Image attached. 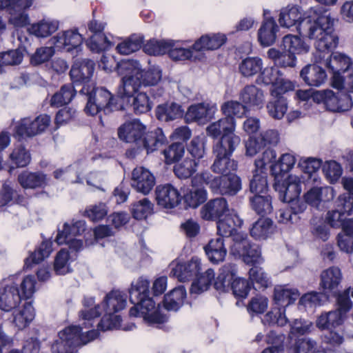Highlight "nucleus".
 <instances>
[{"label": "nucleus", "instance_id": "f257e3e1", "mask_svg": "<svg viewBox=\"0 0 353 353\" xmlns=\"http://www.w3.org/2000/svg\"><path fill=\"white\" fill-rule=\"evenodd\" d=\"M299 32L303 37L314 39V46L317 50L316 61L319 56L329 53L336 48L339 37L334 32V19L326 12L319 14L315 11L300 23Z\"/></svg>", "mask_w": 353, "mask_h": 353}, {"label": "nucleus", "instance_id": "f03ea898", "mask_svg": "<svg viewBox=\"0 0 353 353\" xmlns=\"http://www.w3.org/2000/svg\"><path fill=\"white\" fill-rule=\"evenodd\" d=\"M130 301L134 306L130 308V316H142L150 325H161L167 321L166 316L155 310V303L150 297V282L143 277H139L131 283L129 290Z\"/></svg>", "mask_w": 353, "mask_h": 353}, {"label": "nucleus", "instance_id": "7ed1b4c3", "mask_svg": "<svg viewBox=\"0 0 353 353\" xmlns=\"http://www.w3.org/2000/svg\"><path fill=\"white\" fill-rule=\"evenodd\" d=\"M118 73L121 77L117 96L122 100L129 101L142 86L141 71L137 61L127 60L118 65Z\"/></svg>", "mask_w": 353, "mask_h": 353}, {"label": "nucleus", "instance_id": "20e7f679", "mask_svg": "<svg viewBox=\"0 0 353 353\" xmlns=\"http://www.w3.org/2000/svg\"><path fill=\"white\" fill-rule=\"evenodd\" d=\"M199 179H203L214 194L234 196L241 190V179L235 174L215 176L208 172H203L197 174L194 182Z\"/></svg>", "mask_w": 353, "mask_h": 353}, {"label": "nucleus", "instance_id": "39448f33", "mask_svg": "<svg viewBox=\"0 0 353 353\" xmlns=\"http://www.w3.org/2000/svg\"><path fill=\"white\" fill-rule=\"evenodd\" d=\"M230 254L235 257L242 258L248 265H254L263 261L259 246L252 243L247 235L243 233H238L234 236Z\"/></svg>", "mask_w": 353, "mask_h": 353}, {"label": "nucleus", "instance_id": "423d86ee", "mask_svg": "<svg viewBox=\"0 0 353 353\" xmlns=\"http://www.w3.org/2000/svg\"><path fill=\"white\" fill-rule=\"evenodd\" d=\"M83 327L71 325L59 333V339L52 345V353H76V347L87 343L81 333Z\"/></svg>", "mask_w": 353, "mask_h": 353}, {"label": "nucleus", "instance_id": "0eeeda50", "mask_svg": "<svg viewBox=\"0 0 353 353\" xmlns=\"http://www.w3.org/2000/svg\"><path fill=\"white\" fill-rule=\"evenodd\" d=\"M312 97L318 103L323 102L327 109L332 112H344L353 105L352 97L344 92L335 93L326 90L314 93Z\"/></svg>", "mask_w": 353, "mask_h": 353}, {"label": "nucleus", "instance_id": "6e6552de", "mask_svg": "<svg viewBox=\"0 0 353 353\" xmlns=\"http://www.w3.org/2000/svg\"><path fill=\"white\" fill-rule=\"evenodd\" d=\"M113 98L111 93L103 88H97L88 96L85 112L92 116L99 113L105 108H110Z\"/></svg>", "mask_w": 353, "mask_h": 353}, {"label": "nucleus", "instance_id": "1a4fd4ad", "mask_svg": "<svg viewBox=\"0 0 353 353\" xmlns=\"http://www.w3.org/2000/svg\"><path fill=\"white\" fill-rule=\"evenodd\" d=\"M301 178L296 175H290L285 181H276L274 188L279 192V197L283 202L291 201L299 197L301 192Z\"/></svg>", "mask_w": 353, "mask_h": 353}, {"label": "nucleus", "instance_id": "9d476101", "mask_svg": "<svg viewBox=\"0 0 353 353\" xmlns=\"http://www.w3.org/2000/svg\"><path fill=\"white\" fill-rule=\"evenodd\" d=\"M197 176L196 174L191 180V185L184 188L182 190L183 199L186 207L196 208L203 203L208 198L206 190L201 185L205 183L203 179H199L196 182L194 179Z\"/></svg>", "mask_w": 353, "mask_h": 353}, {"label": "nucleus", "instance_id": "9b49d317", "mask_svg": "<svg viewBox=\"0 0 353 353\" xmlns=\"http://www.w3.org/2000/svg\"><path fill=\"white\" fill-rule=\"evenodd\" d=\"M229 214V204L223 197L209 200L201 210V217L206 221H217Z\"/></svg>", "mask_w": 353, "mask_h": 353}, {"label": "nucleus", "instance_id": "f8f14e48", "mask_svg": "<svg viewBox=\"0 0 353 353\" xmlns=\"http://www.w3.org/2000/svg\"><path fill=\"white\" fill-rule=\"evenodd\" d=\"M155 177L150 171L143 167H137L132 172L131 186L137 192L148 194L155 185Z\"/></svg>", "mask_w": 353, "mask_h": 353}, {"label": "nucleus", "instance_id": "ddd939ff", "mask_svg": "<svg viewBox=\"0 0 353 353\" xmlns=\"http://www.w3.org/2000/svg\"><path fill=\"white\" fill-rule=\"evenodd\" d=\"M146 127L139 120L125 123L118 130L120 139L127 143H134L141 147V142L145 134Z\"/></svg>", "mask_w": 353, "mask_h": 353}, {"label": "nucleus", "instance_id": "4468645a", "mask_svg": "<svg viewBox=\"0 0 353 353\" xmlns=\"http://www.w3.org/2000/svg\"><path fill=\"white\" fill-rule=\"evenodd\" d=\"M155 194L157 204L167 209L176 207L181 200L179 190L170 183L158 185Z\"/></svg>", "mask_w": 353, "mask_h": 353}, {"label": "nucleus", "instance_id": "2eb2a0df", "mask_svg": "<svg viewBox=\"0 0 353 353\" xmlns=\"http://www.w3.org/2000/svg\"><path fill=\"white\" fill-rule=\"evenodd\" d=\"M94 70V63L90 59L77 61L70 71V76L74 86L88 83Z\"/></svg>", "mask_w": 353, "mask_h": 353}, {"label": "nucleus", "instance_id": "dca6fc26", "mask_svg": "<svg viewBox=\"0 0 353 353\" xmlns=\"http://www.w3.org/2000/svg\"><path fill=\"white\" fill-rule=\"evenodd\" d=\"M51 41L55 48L70 52L81 45L83 37L77 30H68L59 32L52 37Z\"/></svg>", "mask_w": 353, "mask_h": 353}, {"label": "nucleus", "instance_id": "f3484780", "mask_svg": "<svg viewBox=\"0 0 353 353\" xmlns=\"http://www.w3.org/2000/svg\"><path fill=\"white\" fill-rule=\"evenodd\" d=\"M317 62L323 64L329 68L332 72H342L345 74L351 59L345 54L340 52H334L331 54L327 53L321 57L319 56V60Z\"/></svg>", "mask_w": 353, "mask_h": 353}, {"label": "nucleus", "instance_id": "a211bd4d", "mask_svg": "<svg viewBox=\"0 0 353 353\" xmlns=\"http://www.w3.org/2000/svg\"><path fill=\"white\" fill-rule=\"evenodd\" d=\"M201 269V260L193 257L187 263L177 264L172 269L170 275L177 278L181 282H185L197 275Z\"/></svg>", "mask_w": 353, "mask_h": 353}, {"label": "nucleus", "instance_id": "6ab92c4d", "mask_svg": "<svg viewBox=\"0 0 353 353\" xmlns=\"http://www.w3.org/2000/svg\"><path fill=\"white\" fill-rule=\"evenodd\" d=\"M236 128V121L233 117H225L210 123L206 128L207 134L213 139L221 136L229 137L236 135L234 132Z\"/></svg>", "mask_w": 353, "mask_h": 353}, {"label": "nucleus", "instance_id": "aec40b11", "mask_svg": "<svg viewBox=\"0 0 353 353\" xmlns=\"http://www.w3.org/2000/svg\"><path fill=\"white\" fill-rule=\"evenodd\" d=\"M216 110L215 105L199 103L189 107L185 118L189 121L204 123L212 117Z\"/></svg>", "mask_w": 353, "mask_h": 353}, {"label": "nucleus", "instance_id": "412c9836", "mask_svg": "<svg viewBox=\"0 0 353 353\" xmlns=\"http://www.w3.org/2000/svg\"><path fill=\"white\" fill-rule=\"evenodd\" d=\"M261 81L265 85H274L280 88L283 92H287L293 89V84L291 81L285 79L282 77L280 70L276 68H265L261 71L259 76Z\"/></svg>", "mask_w": 353, "mask_h": 353}, {"label": "nucleus", "instance_id": "4be33fe9", "mask_svg": "<svg viewBox=\"0 0 353 353\" xmlns=\"http://www.w3.org/2000/svg\"><path fill=\"white\" fill-rule=\"evenodd\" d=\"M342 281V273L337 267H331L321 274L320 286L325 294L335 293Z\"/></svg>", "mask_w": 353, "mask_h": 353}, {"label": "nucleus", "instance_id": "5701e85b", "mask_svg": "<svg viewBox=\"0 0 353 353\" xmlns=\"http://www.w3.org/2000/svg\"><path fill=\"white\" fill-rule=\"evenodd\" d=\"M21 295L16 285H8L0 289V309L5 312L15 309L20 303Z\"/></svg>", "mask_w": 353, "mask_h": 353}, {"label": "nucleus", "instance_id": "b1692460", "mask_svg": "<svg viewBox=\"0 0 353 353\" xmlns=\"http://www.w3.org/2000/svg\"><path fill=\"white\" fill-rule=\"evenodd\" d=\"M243 223V221L236 214H230L217 220L216 228L219 237L223 239L232 236V240L234 241V236L236 234L235 232L236 228H241Z\"/></svg>", "mask_w": 353, "mask_h": 353}, {"label": "nucleus", "instance_id": "393cba45", "mask_svg": "<svg viewBox=\"0 0 353 353\" xmlns=\"http://www.w3.org/2000/svg\"><path fill=\"white\" fill-rule=\"evenodd\" d=\"M301 77L308 85L319 87L323 85L326 79L325 71L320 66L312 64L304 67L301 72Z\"/></svg>", "mask_w": 353, "mask_h": 353}, {"label": "nucleus", "instance_id": "a878e982", "mask_svg": "<svg viewBox=\"0 0 353 353\" xmlns=\"http://www.w3.org/2000/svg\"><path fill=\"white\" fill-rule=\"evenodd\" d=\"M302 19L301 8L297 6H288L281 10L279 23L281 27L290 28L296 26L299 31V24Z\"/></svg>", "mask_w": 353, "mask_h": 353}, {"label": "nucleus", "instance_id": "bb28decb", "mask_svg": "<svg viewBox=\"0 0 353 353\" xmlns=\"http://www.w3.org/2000/svg\"><path fill=\"white\" fill-rule=\"evenodd\" d=\"M239 99L248 107H259L264 101L263 92L254 85H248L240 91Z\"/></svg>", "mask_w": 353, "mask_h": 353}, {"label": "nucleus", "instance_id": "cd10ccee", "mask_svg": "<svg viewBox=\"0 0 353 353\" xmlns=\"http://www.w3.org/2000/svg\"><path fill=\"white\" fill-rule=\"evenodd\" d=\"M126 298L124 294L119 290H112L106 294L103 307L105 313L115 314L125 308Z\"/></svg>", "mask_w": 353, "mask_h": 353}, {"label": "nucleus", "instance_id": "c85d7f7f", "mask_svg": "<svg viewBox=\"0 0 353 353\" xmlns=\"http://www.w3.org/2000/svg\"><path fill=\"white\" fill-rule=\"evenodd\" d=\"M204 250L209 260L216 264L223 261L227 254L224 240L221 237L211 239Z\"/></svg>", "mask_w": 353, "mask_h": 353}, {"label": "nucleus", "instance_id": "c756f323", "mask_svg": "<svg viewBox=\"0 0 353 353\" xmlns=\"http://www.w3.org/2000/svg\"><path fill=\"white\" fill-rule=\"evenodd\" d=\"M241 139L237 135L222 136L213 146L214 156H232L236 148L239 145Z\"/></svg>", "mask_w": 353, "mask_h": 353}, {"label": "nucleus", "instance_id": "7c9ffc66", "mask_svg": "<svg viewBox=\"0 0 353 353\" xmlns=\"http://www.w3.org/2000/svg\"><path fill=\"white\" fill-rule=\"evenodd\" d=\"M278 26L273 18L264 20L258 31V39L263 46H272L276 41Z\"/></svg>", "mask_w": 353, "mask_h": 353}, {"label": "nucleus", "instance_id": "2f4dec72", "mask_svg": "<svg viewBox=\"0 0 353 353\" xmlns=\"http://www.w3.org/2000/svg\"><path fill=\"white\" fill-rule=\"evenodd\" d=\"M18 181L23 188H43L48 183L46 174L41 172L24 171L18 176Z\"/></svg>", "mask_w": 353, "mask_h": 353}, {"label": "nucleus", "instance_id": "473e14b6", "mask_svg": "<svg viewBox=\"0 0 353 353\" xmlns=\"http://www.w3.org/2000/svg\"><path fill=\"white\" fill-rule=\"evenodd\" d=\"M166 141V137L162 129L157 128L147 133L145 132L141 142V146H143L147 150L148 153L152 152L165 144Z\"/></svg>", "mask_w": 353, "mask_h": 353}, {"label": "nucleus", "instance_id": "72a5a7b5", "mask_svg": "<svg viewBox=\"0 0 353 353\" xmlns=\"http://www.w3.org/2000/svg\"><path fill=\"white\" fill-rule=\"evenodd\" d=\"M34 310L30 302L26 303L22 308L12 312V323L19 330L26 328L34 318Z\"/></svg>", "mask_w": 353, "mask_h": 353}, {"label": "nucleus", "instance_id": "f704fd0d", "mask_svg": "<svg viewBox=\"0 0 353 353\" xmlns=\"http://www.w3.org/2000/svg\"><path fill=\"white\" fill-rule=\"evenodd\" d=\"M346 315L338 310L330 311L322 314L316 321V325L319 328L331 330L341 325Z\"/></svg>", "mask_w": 353, "mask_h": 353}, {"label": "nucleus", "instance_id": "c9c22d12", "mask_svg": "<svg viewBox=\"0 0 353 353\" xmlns=\"http://www.w3.org/2000/svg\"><path fill=\"white\" fill-rule=\"evenodd\" d=\"M183 112L179 104L173 102L158 105L156 116L159 121L168 122L182 117Z\"/></svg>", "mask_w": 353, "mask_h": 353}, {"label": "nucleus", "instance_id": "e433bc0d", "mask_svg": "<svg viewBox=\"0 0 353 353\" xmlns=\"http://www.w3.org/2000/svg\"><path fill=\"white\" fill-rule=\"evenodd\" d=\"M236 273V265L226 263L221 269L216 280L214 281V288L219 291L225 292L230 286Z\"/></svg>", "mask_w": 353, "mask_h": 353}, {"label": "nucleus", "instance_id": "4c0bfd02", "mask_svg": "<svg viewBox=\"0 0 353 353\" xmlns=\"http://www.w3.org/2000/svg\"><path fill=\"white\" fill-rule=\"evenodd\" d=\"M225 36L221 34L202 36L194 43L193 49L196 51L216 50L220 48L225 42Z\"/></svg>", "mask_w": 353, "mask_h": 353}, {"label": "nucleus", "instance_id": "58836bf2", "mask_svg": "<svg viewBox=\"0 0 353 353\" xmlns=\"http://www.w3.org/2000/svg\"><path fill=\"white\" fill-rule=\"evenodd\" d=\"M299 296L296 289L289 288L287 285H277L274 290V300L278 305L287 306L292 303Z\"/></svg>", "mask_w": 353, "mask_h": 353}, {"label": "nucleus", "instance_id": "ea45409f", "mask_svg": "<svg viewBox=\"0 0 353 353\" xmlns=\"http://www.w3.org/2000/svg\"><path fill=\"white\" fill-rule=\"evenodd\" d=\"M185 297L186 291L183 286L175 288L164 296V307L168 310L176 311L183 305Z\"/></svg>", "mask_w": 353, "mask_h": 353}, {"label": "nucleus", "instance_id": "a19ab883", "mask_svg": "<svg viewBox=\"0 0 353 353\" xmlns=\"http://www.w3.org/2000/svg\"><path fill=\"white\" fill-rule=\"evenodd\" d=\"M273 231V223L268 218L258 219L250 229V235L255 239H265Z\"/></svg>", "mask_w": 353, "mask_h": 353}, {"label": "nucleus", "instance_id": "79ce46f5", "mask_svg": "<svg viewBox=\"0 0 353 353\" xmlns=\"http://www.w3.org/2000/svg\"><path fill=\"white\" fill-rule=\"evenodd\" d=\"M282 46L285 50L294 55L307 53L310 49V46L299 37L292 34L285 35L283 38Z\"/></svg>", "mask_w": 353, "mask_h": 353}, {"label": "nucleus", "instance_id": "37998d69", "mask_svg": "<svg viewBox=\"0 0 353 353\" xmlns=\"http://www.w3.org/2000/svg\"><path fill=\"white\" fill-rule=\"evenodd\" d=\"M76 92L74 85H63L58 92L52 96L50 101V105L59 108L69 103L74 97Z\"/></svg>", "mask_w": 353, "mask_h": 353}, {"label": "nucleus", "instance_id": "c03bdc74", "mask_svg": "<svg viewBox=\"0 0 353 353\" xmlns=\"http://www.w3.org/2000/svg\"><path fill=\"white\" fill-rule=\"evenodd\" d=\"M196 276V280L192 284L190 293L199 294L209 289L212 281H214L215 274L212 269L208 268L203 273Z\"/></svg>", "mask_w": 353, "mask_h": 353}, {"label": "nucleus", "instance_id": "a18cd8bd", "mask_svg": "<svg viewBox=\"0 0 353 353\" xmlns=\"http://www.w3.org/2000/svg\"><path fill=\"white\" fill-rule=\"evenodd\" d=\"M58 28V21L43 19L38 23H33L29 28V31L37 37H47L54 33Z\"/></svg>", "mask_w": 353, "mask_h": 353}, {"label": "nucleus", "instance_id": "49530a36", "mask_svg": "<svg viewBox=\"0 0 353 353\" xmlns=\"http://www.w3.org/2000/svg\"><path fill=\"white\" fill-rule=\"evenodd\" d=\"M266 108L268 114L275 119H281L283 117L288 110V103L285 97L276 95L267 104Z\"/></svg>", "mask_w": 353, "mask_h": 353}, {"label": "nucleus", "instance_id": "de8ad7c7", "mask_svg": "<svg viewBox=\"0 0 353 353\" xmlns=\"http://www.w3.org/2000/svg\"><path fill=\"white\" fill-rule=\"evenodd\" d=\"M263 61L259 57H247L239 65V72L245 77H252L262 70Z\"/></svg>", "mask_w": 353, "mask_h": 353}, {"label": "nucleus", "instance_id": "09e8293b", "mask_svg": "<svg viewBox=\"0 0 353 353\" xmlns=\"http://www.w3.org/2000/svg\"><path fill=\"white\" fill-rule=\"evenodd\" d=\"M231 156H215V159L211 166L213 172L222 175L230 174L237 168V163L230 159Z\"/></svg>", "mask_w": 353, "mask_h": 353}, {"label": "nucleus", "instance_id": "8fccbe9b", "mask_svg": "<svg viewBox=\"0 0 353 353\" xmlns=\"http://www.w3.org/2000/svg\"><path fill=\"white\" fill-rule=\"evenodd\" d=\"M174 44L172 40L150 39L144 45L143 49L147 54L157 56L168 52Z\"/></svg>", "mask_w": 353, "mask_h": 353}, {"label": "nucleus", "instance_id": "3c124183", "mask_svg": "<svg viewBox=\"0 0 353 353\" xmlns=\"http://www.w3.org/2000/svg\"><path fill=\"white\" fill-rule=\"evenodd\" d=\"M143 43V37L141 34H132L117 46L118 52L128 55L139 50Z\"/></svg>", "mask_w": 353, "mask_h": 353}, {"label": "nucleus", "instance_id": "603ef678", "mask_svg": "<svg viewBox=\"0 0 353 353\" xmlns=\"http://www.w3.org/2000/svg\"><path fill=\"white\" fill-rule=\"evenodd\" d=\"M52 243L50 241H43L39 248L31 254L30 257L25 261V265L27 268L30 267L31 263H39L44 259L49 256L52 251Z\"/></svg>", "mask_w": 353, "mask_h": 353}, {"label": "nucleus", "instance_id": "864d4df0", "mask_svg": "<svg viewBox=\"0 0 353 353\" xmlns=\"http://www.w3.org/2000/svg\"><path fill=\"white\" fill-rule=\"evenodd\" d=\"M250 202L258 214H267L272 211V199L268 195H254L250 198Z\"/></svg>", "mask_w": 353, "mask_h": 353}, {"label": "nucleus", "instance_id": "5fc2aeb1", "mask_svg": "<svg viewBox=\"0 0 353 353\" xmlns=\"http://www.w3.org/2000/svg\"><path fill=\"white\" fill-rule=\"evenodd\" d=\"M198 165L197 161L186 158L174 166V172L179 179H188L196 171Z\"/></svg>", "mask_w": 353, "mask_h": 353}, {"label": "nucleus", "instance_id": "6e6d98bb", "mask_svg": "<svg viewBox=\"0 0 353 353\" xmlns=\"http://www.w3.org/2000/svg\"><path fill=\"white\" fill-rule=\"evenodd\" d=\"M267 174L265 172H254L252 179L250 180V189L255 195H262L268 191Z\"/></svg>", "mask_w": 353, "mask_h": 353}, {"label": "nucleus", "instance_id": "4d7b16f0", "mask_svg": "<svg viewBox=\"0 0 353 353\" xmlns=\"http://www.w3.org/2000/svg\"><path fill=\"white\" fill-rule=\"evenodd\" d=\"M10 160L17 167L24 168L30 163L31 157L30 152L25 147L20 145L16 146L10 153Z\"/></svg>", "mask_w": 353, "mask_h": 353}, {"label": "nucleus", "instance_id": "13d9d810", "mask_svg": "<svg viewBox=\"0 0 353 353\" xmlns=\"http://www.w3.org/2000/svg\"><path fill=\"white\" fill-rule=\"evenodd\" d=\"M153 203L146 198H144L132 205V213L136 219H144L153 212Z\"/></svg>", "mask_w": 353, "mask_h": 353}, {"label": "nucleus", "instance_id": "bf43d9fd", "mask_svg": "<svg viewBox=\"0 0 353 353\" xmlns=\"http://www.w3.org/2000/svg\"><path fill=\"white\" fill-rule=\"evenodd\" d=\"M265 325H277L284 326L288 323V319L285 315L283 307H274L268 312L262 319Z\"/></svg>", "mask_w": 353, "mask_h": 353}, {"label": "nucleus", "instance_id": "052dcab7", "mask_svg": "<svg viewBox=\"0 0 353 353\" xmlns=\"http://www.w3.org/2000/svg\"><path fill=\"white\" fill-rule=\"evenodd\" d=\"M248 273L250 279L258 288H267L271 284L268 274L258 265H254Z\"/></svg>", "mask_w": 353, "mask_h": 353}, {"label": "nucleus", "instance_id": "680f3d73", "mask_svg": "<svg viewBox=\"0 0 353 353\" xmlns=\"http://www.w3.org/2000/svg\"><path fill=\"white\" fill-rule=\"evenodd\" d=\"M221 110L225 117H242L246 112V105L237 101H228L221 105Z\"/></svg>", "mask_w": 353, "mask_h": 353}, {"label": "nucleus", "instance_id": "e2e57ef3", "mask_svg": "<svg viewBox=\"0 0 353 353\" xmlns=\"http://www.w3.org/2000/svg\"><path fill=\"white\" fill-rule=\"evenodd\" d=\"M184 152L185 145L183 143L180 142L171 144L163 152L167 164H171L175 161H178L183 156Z\"/></svg>", "mask_w": 353, "mask_h": 353}, {"label": "nucleus", "instance_id": "0e129e2a", "mask_svg": "<svg viewBox=\"0 0 353 353\" xmlns=\"http://www.w3.org/2000/svg\"><path fill=\"white\" fill-rule=\"evenodd\" d=\"M142 86H154L161 79V70L159 67L153 66L146 71L141 72Z\"/></svg>", "mask_w": 353, "mask_h": 353}, {"label": "nucleus", "instance_id": "69168bd1", "mask_svg": "<svg viewBox=\"0 0 353 353\" xmlns=\"http://www.w3.org/2000/svg\"><path fill=\"white\" fill-rule=\"evenodd\" d=\"M316 341L310 338H303L296 341L295 345L290 349L289 353H316Z\"/></svg>", "mask_w": 353, "mask_h": 353}, {"label": "nucleus", "instance_id": "338daca9", "mask_svg": "<svg viewBox=\"0 0 353 353\" xmlns=\"http://www.w3.org/2000/svg\"><path fill=\"white\" fill-rule=\"evenodd\" d=\"M29 8H14L8 13L10 17L9 22L16 28H22L29 23V17L26 10Z\"/></svg>", "mask_w": 353, "mask_h": 353}, {"label": "nucleus", "instance_id": "774afa93", "mask_svg": "<svg viewBox=\"0 0 353 353\" xmlns=\"http://www.w3.org/2000/svg\"><path fill=\"white\" fill-rule=\"evenodd\" d=\"M132 106L136 114H141L149 112L152 108V103L145 93L140 92L133 97Z\"/></svg>", "mask_w": 353, "mask_h": 353}]
</instances>
